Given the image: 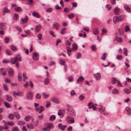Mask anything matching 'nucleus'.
<instances>
[{"label":"nucleus","mask_w":131,"mask_h":131,"mask_svg":"<svg viewBox=\"0 0 131 131\" xmlns=\"http://www.w3.org/2000/svg\"><path fill=\"white\" fill-rule=\"evenodd\" d=\"M0 28L1 29H3L5 28V26L3 23H1L0 25Z\"/></svg>","instance_id":"obj_41"},{"label":"nucleus","mask_w":131,"mask_h":131,"mask_svg":"<svg viewBox=\"0 0 131 131\" xmlns=\"http://www.w3.org/2000/svg\"><path fill=\"white\" fill-rule=\"evenodd\" d=\"M6 100L8 102H11L12 101L13 99L12 96L10 95H7L6 97Z\"/></svg>","instance_id":"obj_13"},{"label":"nucleus","mask_w":131,"mask_h":131,"mask_svg":"<svg viewBox=\"0 0 131 131\" xmlns=\"http://www.w3.org/2000/svg\"><path fill=\"white\" fill-rule=\"evenodd\" d=\"M51 100L56 103L58 104L60 103V102L59 101L58 99L56 97H52L51 98Z\"/></svg>","instance_id":"obj_8"},{"label":"nucleus","mask_w":131,"mask_h":131,"mask_svg":"<svg viewBox=\"0 0 131 131\" xmlns=\"http://www.w3.org/2000/svg\"><path fill=\"white\" fill-rule=\"evenodd\" d=\"M105 7L106 9L108 10H110L112 8V6H110L108 4L106 5L105 6Z\"/></svg>","instance_id":"obj_37"},{"label":"nucleus","mask_w":131,"mask_h":131,"mask_svg":"<svg viewBox=\"0 0 131 131\" xmlns=\"http://www.w3.org/2000/svg\"><path fill=\"white\" fill-rule=\"evenodd\" d=\"M41 28V26L40 25H38L36 26L35 29L36 32H39Z\"/></svg>","instance_id":"obj_12"},{"label":"nucleus","mask_w":131,"mask_h":131,"mask_svg":"<svg viewBox=\"0 0 131 131\" xmlns=\"http://www.w3.org/2000/svg\"><path fill=\"white\" fill-rule=\"evenodd\" d=\"M125 9L128 12H130L131 9L130 8L127 6H125L124 7Z\"/></svg>","instance_id":"obj_26"},{"label":"nucleus","mask_w":131,"mask_h":131,"mask_svg":"<svg viewBox=\"0 0 131 131\" xmlns=\"http://www.w3.org/2000/svg\"><path fill=\"white\" fill-rule=\"evenodd\" d=\"M93 31L94 34L95 35H98L99 34V31L96 28L94 29Z\"/></svg>","instance_id":"obj_24"},{"label":"nucleus","mask_w":131,"mask_h":131,"mask_svg":"<svg viewBox=\"0 0 131 131\" xmlns=\"http://www.w3.org/2000/svg\"><path fill=\"white\" fill-rule=\"evenodd\" d=\"M25 123V122L24 121H20L17 122V125H21L24 124Z\"/></svg>","instance_id":"obj_23"},{"label":"nucleus","mask_w":131,"mask_h":131,"mask_svg":"<svg viewBox=\"0 0 131 131\" xmlns=\"http://www.w3.org/2000/svg\"><path fill=\"white\" fill-rule=\"evenodd\" d=\"M34 94L32 92H29L26 95V98L28 100H31L32 99Z\"/></svg>","instance_id":"obj_4"},{"label":"nucleus","mask_w":131,"mask_h":131,"mask_svg":"<svg viewBox=\"0 0 131 131\" xmlns=\"http://www.w3.org/2000/svg\"><path fill=\"white\" fill-rule=\"evenodd\" d=\"M51 103L50 102H47V104L46 105V107L47 108H48L51 106Z\"/></svg>","instance_id":"obj_56"},{"label":"nucleus","mask_w":131,"mask_h":131,"mask_svg":"<svg viewBox=\"0 0 131 131\" xmlns=\"http://www.w3.org/2000/svg\"><path fill=\"white\" fill-rule=\"evenodd\" d=\"M38 37L39 40L41 39L42 38V35L41 34H39L38 35Z\"/></svg>","instance_id":"obj_63"},{"label":"nucleus","mask_w":131,"mask_h":131,"mask_svg":"<svg viewBox=\"0 0 131 131\" xmlns=\"http://www.w3.org/2000/svg\"><path fill=\"white\" fill-rule=\"evenodd\" d=\"M6 53L8 55H10L11 54V51L8 49H6Z\"/></svg>","instance_id":"obj_50"},{"label":"nucleus","mask_w":131,"mask_h":131,"mask_svg":"<svg viewBox=\"0 0 131 131\" xmlns=\"http://www.w3.org/2000/svg\"><path fill=\"white\" fill-rule=\"evenodd\" d=\"M60 110H59V111L58 112V115L60 116L61 118H62L63 116V114L62 113L59 112Z\"/></svg>","instance_id":"obj_51"},{"label":"nucleus","mask_w":131,"mask_h":131,"mask_svg":"<svg viewBox=\"0 0 131 131\" xmlns=\"http://www.w3.org/2000/svg\"><path fill=\"white\" fill-rule=\"evenodd\" d=\"M10 12V10L8 9L7 7H4L3 10V14L4 15H5L6 13H9Z\"/></svg>","instance_id":"obj_11"},{"label":"nucleus","mask_w":131,"mask_h":131,"mask_svg":"<svg viewBox=\"0 0 131 131\" xmlns=\"http://www.w3.org/2000/svg\"><path fill=\"white\" fill-rule=\"evenodd\" d=\"M11 48L14 51H16L17 49L16 47L14 46H12Z\"/></svg>","instance_id":"obj_60"},{"label":"nucleus","mask_w":131,"mask_h":131,"mask_svg":"<svg viewBox=\"0 0 131 131\" xmlns=\"http://www.w3.org/2000/svg\"><path fill=\"white\" fill-rule=\"evenodd\" d=\"M9 118L10 119H14V117L13 114H10L8 116Z\"/></svg>","instance_id":"obj_42"},{"label":"nucleus","mask_w":131,"mask_h":131,"mask_svg":"<svg viewBox=\"0 0 131 131\" xmlns=\"http://www.w3.org/2000/svg\"><path fill=\"white\" fill-rule=\"evenodd\" d=\"M18 79L19 81H21L22 80V74L21 73H19L18 74Z\"/></svg>","instance_id":"obj_38"},{"label":"nucleus","mask_w":131,"mask_h":131,"mask_svg":"<svg viewBox=\"0 0 131 131\" xmlns=\"http://www.w3.org/2000/svg\"><path fill=\"white\" fill-rule=\"evenodd\" d=\"M120 13V9L117 8H115V15H118Z\"/></svg>","instance_id":"obj_18"},{"label":"nucleus","mask_w":131,"mask_h":131,"mask_svg":"<svg viewBox=\"0 0 131 131\" xmlns=\"http://www.w3.org/2000/svg\"><path fill=\"white\" fill-rule=\"evenodd\" d=\"M53 125L52 123H49L47 125V127L44 128L43 130L45 131H49L50 128H52Z\"/></svg>","instance_id":"obj_5"},{"label":"nucleus","mask_w":131,"mask_h":131,"mask_svg":"<svg viewBox=\"0 0 131 131\" xmlns=\"http://www.w3.org/2000/svg\"><path fill=\"white\" fill-rule=\"evenodd\" d=\"M8 71L9 74V76L10 77H11L13 74V71L12 68H10L8 69Z\"/></svg>","instance_id":"obj_10"},{"label":"nucleus","mask_w":131,"mask_h":131,"mask_svg":"<svg viewBox=\"0 0 131 131\" xmlns=\"http://www.w3.org/2000/svg\"><path fill=\"white\" fill-rule=\"evenodd\" d=\"M74 16V14L73 13H71V15H69V17L70 19H72Z\"/></svg>","instance_id":"obj_62"},{"label":"nucleus","mask_w":131,"mask_h":131,"mask_svg":"<svg viewBox=\"0 0 131 131\" xmlns=\"http://www.w3.org/2000/svg\"><path fill=\"white\" fill-rule=\"evenodd\" d=\"M117 86L118 87H123V86L122 85V83H121L120 81H118L117 84Z\"/></svg>","instance_id":"obj_57"},{"label":"nucleus","mask_w":131,"mask_h":131,"mask_svg":"<svg viewBox=\"0 0 131 131\" xmlns=\"http://www.w3.org/2000/svg\"><path fill=\"white\" fill-rule=\"evenodd\" d=\"M123 53L126 56L128 55L127 53V50L126 48H124L123 49Z\"/></svg>","instance_id":"obj_35"},{"label":"nucleus","mask_w":131,"mask_h":131,"mask_svg":"<svg viewBox=\"0 0 131 131\" xmlns=\"http://www.w3.org/2000/svg\"><path fill=\"white\" fill-rule=\"evenodd\" d=\"M38 117L39 119L42 120L43 118V115L42 114L41 115H39L38 116Z\"/></svg>","instance_id":"obj_55"},{"label":"nucleus","mask_w":131,"mask_h":131,"mask_svg":"<svg viewBox=\"0 0 131 131\" xmlns=\"http://www.w3.org/2000/svg\"><path fill=\"white\" fill-rule=\"evenodd\" d=\"M0 72L1 74L3 76H5L6 74V71H0Z\"/></svg>","instance_id":"obj_43"},{"label":"nucleus","mask_w":131,"mask_h":131,"mask_svg":"<svg viewBox=\"0 0 131 131\" xmlns=\"http://www.w3.org/2000/svg\"><path fill=\"white\" fill-rule=\"evenodd\" d=\"M81 56V54L79 52L77 54V59H78L80 58Z\"/></svg>","instance_id":"obj_59"},{"label":"nucleus","mask_w":131,"mask_h":131,"mask_svg":"<svg viewBox=\"0 0 131 131\" xmlns=\"http://www.w3.org/2000/svg\"><path fill=\"white\" fill-rule=\"evenodd\" d=\"M124 18V16L122 15L115 17V23L121 22Z\"/></svg>","instance_id":"obj_2"},{"label":"nucleus","mask_w":131,"mask_h":131,"mask_svg":"<svg viewBox=\"0 0 131 131\" xmlns=\"http://www.w3.org/2000/svg\"><path fill=\"white\" fill-rule=\"evenodd\" d=\"M124 29L125 31L126 32H127L128 31H130V29L129 27V26L128 25H126L124 28Z\"/></svg>","instance_id":"obj_28"},{"label":"nucleus","mask_w":131,"mask_h":131,"mask_svg":"<svg viewBox=\"0 0 131 131\" xmlns=\"http://www.w3.org/2000/svg\"><path fill=\"white\" fill-rule=\"evenodd\" d=\"M5 106L7 108H9L10 107V105L8 102H4Z\"/></svg>","instance_id":"obj_27"},{"label":"nucleus","mask_w":131,"mask_h":131,"mask_svg":"<svg viewBox=\"0 0 131 131\" xmlns=\"http://www.w3.org/2000/svg\"><path fill=\"white\" fill-rule=\"evenodd\" d=\"M93 76L97 80H100L101 78V75L99 73H97L94 74Z\"/></svg>","instance_id":"obj_6"},{"label":"nucleus","mask_w":131,"mask_h":131,"mask_svg":"<svg viewBox=\"0 0 131 131\" xmlns=\"http://www.w3.org/2000/svg\"><path fill=\"white\" fill-rule=\"evenodd\" d=\"M115 39L119 43L121 42L123 40L121 38L119 37H116Z\"/></svg>","instance_id":"obj_36"},{"label":"nucleus","mask_w":131,"mask_h":131,"mask_svg":"<svg viewBox=\"0 0 131 131\" xmlns=\"http://www.w3.org/2000/svg\"><path fill=\"white\" fill-rule=\"evenodd\" d=\"M40 108L41 109L39 111V114H40L42 111L45 110V108L43 106H41L40 107Z\"/></svg>","instance_id":"obj_33"},{"label":"nucleus","mask_w":131,"mask_h":131,"mask_svg":"<svg viewBox=\"0 0 131 131\" xmlns=\"http://www.w3.org/2000/svg\"><path fill=\"white\" fill-rule=\"evenodd\" d=\"M65 44L66 45H70L71 43L68 40H66L65 42Z\"/></svg>","instance_id":"obj_64"},{"label":"nucleus","mask_w":131,"mask_h":131,"mask_svg":"<svg viewBox=\"0 0 131 131\" xmlns=\"http://www.w3.org/2000/svg\"><path fill=\"white\" fill-rule=\"evenodd\" d=\"M42 94H43V96L44 98L45 99H47V98H48V97H49V94H46L45 92L43 93Z\"/></svg>","instance_id":"obj_46"},{"label":"nucleus","mask_w":131,"mask_h":131,"mask_svg":"<svg viewBox=\"0 0 131 131\" xmlns=\"http://www.w3.org/2000/svg\"><path fill=\"white\" fill-rule=\"evenodd\" d=\"M36 98L37 99H39L41 98V95L39 93H37L36 94L35 96Z\"/></svg>","instance_id":"obj_31"},{"label":"nucleus","mask_w":131,"mask_h":131,"mask_svg":"<svg viewBox=\"0 0 131 131\" xmlns=\"http://www.w3.org/2000/svg\"><path fill=\"white\" fill-rule=\"evenodd\" d=\"M53 27L55 28L57 30L58 29L60 25L57 22H55L53 23Z\"/></svg>","instance_id":"obj_14"},{"label":"nucleus","mask_w":131,"mask_h":131,"mask_svg":"<svg viewBox=\"0 0 131 131\" xmlns=\"http://www.w3.org/2000/svg\"><path fill=\"white\" fill-rule=\"evenodd\" d=\"M125 110L127 111L128 114L129 115L130 114L131 109L129 106L127 107L126 108Z\"/></svg>","instance_id":"obj_21"},{"label":"nucleus","mask_w":131,"mask_h":131,"mask_svg":"<svg viewBox=\"0 0 131 131\" xmlns=\"http://www.w3.org/2000/svg\"><path fill=\"white\" fill-rule=\"evenodd\" d=\"M11 62L13 64H15L17 61H21V57L18 54L14 58H11Z\"/></svg>","instance_id":"obj_1"},{"label":"nucleus","mask_w":131,"mask_h":131,"mask_svg":"<svg viewBox=\"0 0 131 131\" xmlns=\"http://www.w3.org/2000/svg\"><path fill=\"white\" fill-rule=\"evenodd\" d=\"M84 79V78L82 76H81L79 77L77 80V82L79 83L82 82Z\"/></svg>","instance_id":"obj_17"},{"label":"nucleus","mask_w":131,"mask_h":131,"mask_svg":"<svg viewBox=\"0 0 131 131\" xmlns=\"http://www.w3.org/2000/svg\"><path fill=\"white\" fill-rule=\"evenodd\" d=\"M58 127L59 128L62 130H64V129L63 128L62 124L61 123H60L58 124Z\"/></svg>","instance_id":"obj_40"},{"label":"nucleus","mask_w":131,"mask_h":131,"mask_svg":"<svg viewBox=\"0 0 131 131\" xmlns=\"http://www.w3.org/2000/svg\"><path fill=\"white\" fill-rule=\"evenodd\" d=\"M28 19V17L27 16H25L24 18L22 19L20 23L22 24L25 23L27 22Z\"/></svg>","instance_id":"obj_9"},{"label":"nucleus","mask_w":131,"mask_h":131,"mask_svg":"<svg viewBox=\"0 0 131 131\" xmlns=\"http://www.w3.org/2000/svg\"><path fill=\"white\" fill-rule=\"evenodd\" d=\"M107 56V54L106 53H104L103 54V56L101 58V59L103 60H105L106 57Z\"/></svg>","instance_id":"obj_53"},{"label":"nucleus","mask_w":131,"mask_h":131,"mask_svg":"<svg viewBox=\"0 0 131 131\" xmlns=\"http://www.w3.org/2000/svg\"><path fill=\"white\" fill-rule=\"evenodd\" d=\"M12 131H19V130L17 127L15 126L12 128Z\"/></svg>","instance_id":"obj_32"},{"label":"nucleus","mask_w":131,"mask_h":131,"mask_svg":"<svg viewBox=\"0 0 131 131\" xmlns=\"http://www.w3.org/2000/svg\"><path fill=\"white\" fill-rule=\"evenodd\" d=\"M116 58L117 59L119 60H120L122 59V56L121 55H118L117 56Z\"/></svg>","instance_id":"obj_49"},{"label":"nucleus","mask_w":131,"mask_h":131,"mask_svg":"<svg viewBox=\"0 0 131 131\" xmlns=\"http://www.w3.org/2000/svg\"><path fill=\"white\" fill-rule=\"evenodd\" d=\"M19 18V16L17 14H15L14 16V20H17Z\"/></svg>","instance_id":"obj_39"},{"label":"nucleus","mask_w":131,"mask_h":131,"mask_svg":"<svg viewBox=\"0 0 131 131\" xmlns=\"http://www.w3.org/2000/svg\"><path fill=\"white\" fill-rule=\"evenodd\" d=\"M72 46V49L73 50H77V49L78 47L76 43H74L73 44Z\"/></svg>","instance_id":"obj_20"},{"label":"nucleus","mask_w":131,"mask_h":131,"mask_svg":"<svg viewBox=\"0 0 131 131\" xmlns=\"http://www.w3.org/2000/svg\"><path fill=\"white\" fill-rule=\"evenodd\" d=\"M27 126L28 129H32L35 127L31 123H28L27 124Z\"/></svg>","instance_id":"obj_15"},{"label":"nucleus","mask_w":131,"mask_h":131,"mask_svg":"<svg viewBox=\"0 0 131 131\" xmlns=\"http://www.w3.org/2000/svg\"><path fill=\"white\" fill-rule=\"evenodd\" d=\"M56 118V116L54 115H51L49 118V120L50 121H53Z\"/></svg>","instance_id":"obj_29"},{"label":"nucleus","mask_w":131,"mask_h":131,"mask_svg":"<svg viewBox=\"0 0 131 131\" xmlns=\"http://www.w3.org/2000/svg\"><path fill=\"white\" fill-rule=\"evenodd\" d=\"M7 124L8 125L13 126L14 125V123L13 122L8 121L7 123Z\"/></svg>","instance_id":"obj_47"},{"label":"nucleus","mask_w":131,"mask_h":131,"mask_svg":"<svg viewBox=\"0 0 131 131\" xmlns=\"http://www.w3.org/2000/svg\"><path fill=\"white\" fill-rule=\"evenodd\" d=\"M4 88L5 91H7L8 90V88L7 86L5 84H3Z\"/></svg>","instance_id":"obj_61"},{"label":"nucleus","mask_w":131,"mask_h":131,"mask_svg":"<svg viewBox=\"0 0 131 131\" xmlns=\"http://www.w3.org/2000/svg\"><path fill=\"white\" fill-rule=\"evenodd\" d=\"M33 16L37 18H39L40 17V15L39 13L36 12H34L32 13Z\"/></svg>","instance_id":"obj_16"},{"label":"nucleus","mask_w":131,"mask_h":131,"mask_svg":"<svg viewBox=\"0 0 131 131\" xmlns=\"http://www.w3.org/2000/svg\"><path fill=\"white\" fill-rule=\"evenodd\" d=\"M49 80L48 78L44 80V82L46 85H47L49 83Z\"/></svg>","instance_id":"obj_34"},{"label":"nucleus","mask_w":131,"mask_h":131,"mask_svg":"<svg viewBox=\"0 0 131 131\" xmlns=\"http://www.w3.org/2000/svg\"><path fill=\"white\" fill-rule=\"evenodd\" d=\"M84 95H81L79 96V99L81 100L82 101L84 99Z\"/></svg>","instance_id":"obj_52"},{"label":"nucleus","mask_w":131,"mask_h":131,"mask_svg":"<svg viewBox=\"0 0 131 131\" xmlns=\"http://www.w3.org/2000/svg\"><path fill=\"white\" fill-rule=\"evenodd\" d=\"M124 92L126 94H128L130 93L131 91L129 89H126L124 90Z\"/></svg>","instance_id":"obj_44"},{"label":"nucleus","mask_w":131,"mask_h":131,"mask_svg":"<svg viewBox=\"0 0 131 131\" xmlns=\"http://www.w3.org/2000/svg\"><path fill=\"white\" fill-rule=\"evenodd\" d=\"M67 121L70 124H72L74 123V118L70 116H68L66 119Z\"/></svg>","instance_id":"obj_3"},{"label":"nucleus","mask_w":131,"mask_h":131,"mask_svg":"<svg viewBox=\"0 0 131 131\" xmlns=\"http://www.w3.org/2000/svg\"><path fill=\"white\" fill-rule=\"evenodd\" d=\"M115 128L116 130V131H121L122 129L121 128L118 126H116L115 127Z\"/></svg>","instance_id":"obj_54"},{"label":"nucleus","mask_w":131,"mask_h":131,"mask_svg":"<svg viewBox=\"0 0 131 131\" xmlns=\"http://www.w3.org/2000/svg\"><path fill=\"white\" fill-rule=\"evenodd\" d=\"M23 81H25L27 79V78L26 76V75L25 73H23Z\"/></svg>","instance_id":"obj_45"},{"label":"nucleus","mask_w":131,"mask_h":131,"mask_svg":"<svg viewBox=\"0 0 131 131\" xmlns=\"http://www.w3.org/2000/svg\"><path fill=\"white\" fill-rule=\"evenodd\" d=\"M14 9L15 11L17 12H20L21 10V8L19 7H16Z\"/></svg>","instance_id":"obj_22"},{"label":"nucleus","mask_w":131,"mask_h":131,"mask_svg":"<svg viewBox=\"0 0 131 131\" xmlns=\"http://www.w3.org/2000/svg\"><path fill=\"white\" fill-rule=\"evenodd\" d=\"M14 114L15 115L16 118L17 119H19L20 118L19 114L15 112H14Z\"/></svg>","instance_id":"obj_25"},{"label":"nucleus","mask_w":131,"mask_h":131,"mask_svg":"<svg viewBox=\"0 0 131 131\" xmlns=\"http://www.w3.org/2000/svg\"><path fill=\"white\" fill-rule=\"evenodd\" d=\"M68 79L69 80V81L70 82H72L73 81V78L72 76H70L68 77Z\"/></svg>","instance_id":"obj_48"},{"label":"nucleus","mask_w":131,"mask_h":131,"mask_svg":"<svg viewBox=\"0 0 131 131\" xmlns=\"http://www.w3.org/2000/svg\"><path fill=\"white\" fill-rule=\"evenodd\" d=\"M39 54L36 52H34L32 56V58L34 61H37L39 59Z\"/></svg>","instance_id":"obj_7"},{"label":"nucleus","mask_w":131,"mask_h":131,"mask_svg":"<svg viewBox=\"0 0 131 131\" xmlns=\"http://www.w3.org/2000/svg\"><path fill=\"white\" fill-rule=\"evenodd\" d=\"M102 32L101 33L102 35H103L105 33H106L107 32V30L105 29L104 28L102 30Z\"/></svg>","instance_id":"obj_30"},{"label":"nucleus","mask_w":131,"mask_h":131,"mask_svg":"<svg viewBox=\"0 0 131 131\" xmlns=\"http://www.w3.org/2000/svg\"><path fill=\"white\" fill-rule=\"evenodd\" d=\"M76 94V93L73 90H72L71 92V95L72 96H73Z\"/></svg>","instance_id":"obj_58"},{"label":"nucleus","mask_w":131,"mask_h":131,"mask_svg":"<svg viewBox=\"0 0 131 131\" xmlns=\"http://www.w3.org/2000/svg\"><path fill=\"white\" fill-rule=\"evenodd\" d=\"M31 117H32V116L28 115L25 117L24 118V120L27 122H28Z\"/></svg>","instance_id":"obj_19"}]
</instances>
